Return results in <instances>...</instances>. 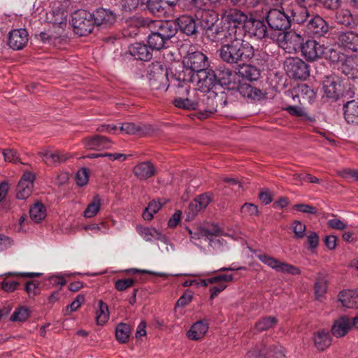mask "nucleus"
I'll use <instances>...</instances> for the list:
<instances>
[{"instance_id":"a19ab883","label":"nucleus","mask_w":358,"mask_h":358,"mask_svg":"<svg viewBox=\"0 0 358 358\" xmlns=\"http://www.w3.org/2000/svg\"><path fill=\"white\" fill-rule=\"evenodd\" d=\"M227 24L234 25H245L249 18L246 14L238 9H231L225 13Z\"/></svg>"},{"instance_id":"37998d69","label":"nucleus","mask_w":358,"mask_h":358,"mask_svg":"<svg viewBox=\"0 0 358 358\" xmlns=\"http://www.w3.org/2000/svg\"><path fill=\"white\" fill-rule=\"evenodd\" d=\"M150 33L147 38L148 47L151 50H160L165 48L167 43L166 40L157 32L152 29H149Z\"/></svg>"},{"instance_id":"c03bdc74","label":"nucleus","mask_w":358,"mask_h":358,"mask_svg":"<svg viewBox=\"0 0 358 358\" xmlns=\"http://www.w3.org/2000/svg\"><path fill=\"white\" fill-rule=\"evenodd\" d=\"M307 6L298 5L291 9V16L292 20L297 24H303L308 22L310 16L307 10Z\"/></svg>"},{"instance_id":"7c9ffc66","label":"nucleus","mask_w":358,"mask_h":358,"mask_svg":"<svg viewBox=\"0 0 358 358\" xmlns=\"http://www.w3.org/2000/svg\"><path fill=\"white\" fill-rule=\"evenodd\" d=\"M133 173L138 179L144 180L154 176L157 171L150 161H145L137 164L133 168Z\"/></svg>"},{"instance_id":"58836bf2","label":"nucleus","mask_w":358,"mask_h":358,"mask_svg":"<svg viewBox=\"0 0 358 358\" xmlns=\"http://www.w3.org/2000/svg\"><path fill=\"white\" fill-rule=\"evenodd\" d=\"M141 4L146 6L153 15L157 17H166V10L162 0H141Z\"/></svg>"},{"instance_id":"5701e85b","label":"nucleus","mask_w":358,"mask_h":358,"mask_svg":"<svg viewBox=\"0 0 358 358\" xmlns=\"http://www.w3.org/2000/svg\"><path fill=\"white\" fill-rule=\"evenodd\" d=\"M194 17L187 15L180 16L176 20L177 29L188 36H196L199 34V24Z\"/></svg>"},{"instance_id":"6ab92c4d","label":"nucleus","mask_w":358,"mask_h":358,"mask_svg":"<svg viewBox=\"0 0 358 358\" xmlns=\"http://www.w3.org/2000/svg\"><path fill=\"white\" fill-rule=\"evenodd\" d=\"M324 46L315 40H307L300 48L301 55L308 62H313L324 54Z\"/></svg>"},{"instance_id":"680f3d73","label":"nucleus","mask_w":358,"mask_h":358,"mask_svg":"<svg viewBox=\"0 0 358 358\" xmlns=\"http://www.w3.org/2000/svg\"><path fill=\"white\" fill-rule=\"evenodd\" d=\"M135 282L134 278L120 279L115 282V287L117 290L122 292L134 286Z\"/></svg>"},{"instance_id":"6e6d98bb","label":"nucleus","mask_w":358,"mask_h":358,"mask_svg":"<svg viewBox=\"0 0 358 358\" xmlns=\"http://www.w3.org/2000/svg\"><path fill=\"white\" fill-rule=\"evenodd\" d=\"M161 208L162 204L159 201H151L143 212V218L145 220L150 221L153 218L154 214L157 213Z\"/></svg>"},{"instance_id":"c85d7f7f","label":"nucleus","mask_w":358,"mask_h":358,"mask_svg":"<svg viewBox=\"0 0 358 358\" xmlns=\"http://www.w3.org/2000/svg\"><path fill=\"white\" fill-rule=\"evenodd\" d=\"M337 39L341 46L352 52H358V34L352 31H339Z\"/></svg>"},{"instance_id":"2eb2a0df","label":"nucleus","mask_w":358,"mask_h":358,"mask_svg":"<svg viewBox=\"0 0 358 358\" xmlns=\"http://www.w3.org/2000/svg\"><path fill=\"white\" fill-rule=\"evenodd\" d=\"M217 85L225 86L229 90H235L239 80L238 73L226 67H219L215 71Z\"/></svg>"},{"instance_id":"864d4df0","label":"nucleus","mask_w":358,"mask_h":358,"mask_svg":"<svg viewBox=\"0 0 358 358\" xmlns=\"http://www.w3.org/2000/svg\"><path fill=\"white\" fill-rule=\"evenodd\" d=\"M101 201V199L99 195L94 196L92 201L88 204L85 210L84 216L88 218L94 217L100 210Z\"/></svg>"},{"instance_id":"338daca9","label":"nucleus","mask_w":358,"mask_h":358,"mask_svg":"<svg viewBox=\"0 0 358 358\" xmlns=\"http://www.w3.org/2000/svg\"><path fill=\"white\" fill-rule=\"evenodd\" d=\"M4 159L12 163L20 162V157L17 152L14 149H4L2 151Z\"/></svg>"},{"instance_id":"ddd939ff","label":"nucleus","mask_w":358,"mask_h":358,"mask_svg":"<svg viewBox=\"0 0 358 358\" xmlns=\"http://www.w3.org/2000/svg\"><path fill=\"white\" fill-rule=\"evenodd\" d=\"M216 80L215 71L207 68L199 73H195L194 85L198 90L208 93L213 91V87L217 85Z\"/></svg>"},{"instance_id":"20e7f679","label":"nucleus","mask_w":358,"mask_h":358,"mask_svg":"<svg viewBox=\"0 0 358 358\" xmlns=\"http://www.w3.org/2000/svg\"><path fill=\"white\" fill-rule=\"evenodd\" d=\"M136 25L139 27L152 29L168 42L176 36L178 32L175 20H154L149 18L139 17L136 20Z\"/></svg>"},{"instance_id":"72a5a7b5","label":"nucleus","mask_w":358,"mask_h":358,"mask_svg":"<svg viewBox=\"0 0 358 358\" xmlns=\"http://www.w3.org/2000/svg\"><path fill=\"white\" fill-rule=\"evenodd\" d=\"M129 52L136 59L149 61L152 59V50H150L148 45L136 43L129 47Z\"/></svg>"},{"instance_id":"a211bd4d","label":"nucleus","mask_w":358,"mask_h":358,"mask_svg":"<svg viewBox=\"0 0 358 358\" xmlns=\"http://www.w3.org/2000/svg\"><path fill=\"white\" fill-rule=\"evenodd\" d=\"M323 89L327 98L338 100L342 91L339 77L335 74L326 76L323 80Z\"/></svg>"},{"instance_id":"423d86ee","label":"nucleus","mask_w":358,"mask_h":358,"mask_svg":"<svg viewBox=\"0 0 358 358\" xmlns=\"http://www.w3.org/2000/svg\"><path fill=\"white\" fill-rule=\"evenodd\" d=\"M266 22L268 30L273 33L278 31L276 35H282L291 27L290 17L278 8H271L266 15Z\"/></svg>"},{"instance_id":"ea45409f","label":"nucleus","mask_w":358,"mask_h":358,"mask_svg":"<svg viewBox=\"0 0 358 358\" xmlns=\"http://www.w3.org/2000/svg\"><path fill=\"white\" fill-rule=\"evenodd\" d=\"M153 130L150 124L136 125L133 122H124L120 127V131H124L127 134L135 135L137 134H146Z\"/></svg>"},{"instance_id":"dca6fc26","label":"nucleus","mask_w":358,"mask_h":358,"mask_svg":"<svg viewBox=\"0 0 358 358\" xmlns=\"http://www.w3.org/2000/svg\"><path fill=\"white\" fill-rule=\"evenodd\" d=\"M194 17L203 31H206L215 25L219 19L217 12L210 8H196Z\"/></svg>"},{"instance_id":"5fc2aeb1","label":"nucleus","mask_w":358,"mask_h":358,"mask_svg":"<svg viewBox=\"0 0 358 358\" xmlns=\"http://www.w3.org/2000/svg\"><path fill=\"white\" fill-rule=\"evenodd\" d=\"M295 92H296L297 96H301L308 101L314 99L316 96V93L314 90L306 84L298 85L295 89Z\"/></svg>"},{"instance_id":"4c0bfd02","label":"nucleus","mask_w":358,"mask_h":358,"mask_svg":"<svg viewBox=\"0 0 358 358\" xmlns=\"http://www.w3.org/2000/svg\"><path fill=\"white\" fill-rule=\"evenodd\" d=\"M208 329V324L205 320H199L191 327L187 333L188 338L197 341L201 338Z\"/></svg>"},{"instance_id":"f257e3e1","label":"nucleus","mask_w":358,"mask_h":358,"mask_svg":"<svg viewBox=\"0 0 358 358\" xmlns=\"http://www.w3.org/2000/svg\"><path fill=\"white\" fill-rule=\"evenodd\" d=\"M220 58L229 64L247 62L255 55L252 45L240 37L230 43L223 44L218 50Z\"/></svg>"},{"instance_id":"f704fd0d","label":"nucleus","mask_w":358,"mask_h":358,"mask_svg":"<svg viewBox=\"0 0 358 358\" xmlns=\"http://www.w3.org/2000/svg\"><path fill=\"white\" fill-rule=\"evenodd\" d=\"M343 109L346 122L351 124H358V99L346 101Z\"/></svg>"},{"instance_id":"bb28decb","label":"nucleus","mask_w":358,"mask_h":358,"mask_svg":"<svg viewBox=\"0 0 358 358\" xmlns=\"http://www.w3.org/2000/svg\"><path fill=\"white\" fill-rule=\"evenodd\" d=\"M338 69L348 78H358V57L346 55Z\"/></svg>"},{"instance_id":"9b49d317","label":"nucleus","mask_w":358,"mask_h":358,"mask_svg":"<svg viewBox=\"0 0 358 358\" xmlns=\"http://www.w3.org/2000/svg\"><path fill=\"white\" fill-rule=\"evenodd\" d=\"M241 29H244L250 36H255L258 39L269 38L275 41V38H277L275 34L269 31L264 22L260 20L250 18L245 25L241 27Z\"/></svg>"},{"instance_id":"09e8293b","label":"nucleus","mask_w":358,"mask_h":358,"mask_svg":"<svg viewBox=\"0 0 358 358\" xmlns=\"http://www.w3.org/2000/svg\"><path fill=\"white\" fill-rule=\"evenodd\" d=\"M29 215L35 222H41L46 217V208L41 202L36 203L29 210Z\"/></svg>"},{"instance_id":"473e14b6","label":"nucleus","mask_w":358,"mask_h":358,"mask_svg":"<svg viewBox=\"0 0 358 358\" xmlns=\"http://www.w3.org/2000/svg\"><path fill=\"white\" fill-rule=\"evenodd\" d=\"M61 6L52 9L47 14V20L53 24V27H58L63 29L66 26L67 15L66 10H62Z\"/></svg>"},{"instance_id":"c756f323","label":"nucleus","mask_w":358,"mask_h":358,"mask_svg":"<svg viewBox=\"0 0 358 358\" xmlns=\"http://www.w3.org/2000/svg\"><path fill=\"white\" fill-rule=\"evenodd\" d=\"M38 155L42 157L43 162L50 166H55L64 163L71 157L69 153L59 151L51 152L49 150L39 152Z\"/></svg>"},{"instance_id":"13d9d810","label":"nucleus","mask_w":358,"mask_h":358,"mask_svg":"<svg viewBox=\"0 0 358 358\" xmlns=\"http://www.w3.org/2000/svg\"><path fill=\"white\" fill-rule=\"evenodd\" d=\"M325 54V58L332 64H341L343 59L346 56L345 54L334 48L329 49Z\"/></svg>"},{"instance_id":"2f4dec72","label":"nucleus","mask_w":358,"mask_h":358,"mask_svg":"<svg viewBox=\"0 0 358 358\" xmlns=\"http://www.w3.org/2000/svg\"><path fill=\"white\" fill-rule=\"evenodd\" d=\"M351 327L350 318L346 315H342L334 321L331 332L334 336L341 338L348 334Z\"/></svg>"},{"instance_id":"c9c22d12","label":"nucleus","mask_w":358,"mask_h":358,"mask_svg":"<svg viewBox=\"0 0 358 358\" xmlns=\"http://www.w3.org/2000/svg\"><path fill=\"white\" fill-rule=\"evenodd\" d=\"M338 298L342 305L346 308H358V289L341 291L338 295Z\"/></svg>"},{"instance_id":"f03ea898","label":"nucleus","mask_w":358,"mask_h":358,"mask_svg":"<svg viewBox=\"0 0 358 358\" xmlns=\"http://www.w3.org/2000/svg\"><path fill=\"white\" fill-rule=\"evenodd\" d=\"M195 72L188 69L185 65L171 69L169 73L170 83L166 91L170 90L173 95H183L185 90H189V83L194 84Z\"/></svg>"},{"instance_id":"9d476101","label":"nucleus","mask_w":358,"mask_h":358,"mask_svg":"<svg viewBox=\"0 0 358 358\" xmlns=\"http://www.w3.org/2000/svg\"><path fill=\"white\" fill-rule=\"evenodd\" d=\"M274 41L289 53L297 52L304 43V38L293 31L287 30L283 34L276 35Z\"/></svg>"},{"instance_id":"bf43d9fd","label":"nucleus","mask_w":358,"mask_h":358,"mask_svg":"<svg viewBox=\"0 0 358 358\" xmlns=\"http://www.w3.org/2000/svg\"><path fill=\"white\" fill-rule=\"evenodd\" d=\"M137 229L139 231V234L146 241H151L152 238L157 239L158 237L163 236V234H162L158 230L155 229L138 227H137Z\"/></svg>"},{"instance_id":"4d7b16f0","label":"nucleus","mask_w":358,"mask_h":358,"mask_svg":"<svg viewBox=\"0 0 358 358\" xmlns=\"http://www.w3.org/2000/svg\"><path fill=\"white\" fill-rule=\"evenodd\" d=\"M338 23L345 25L347 27H352L355 22L352 14L348 10H342L336 15Z\"/></svg>"},{"instance_id":"a878e982","label":"nucleus","mask_w":358,"mask_h":358,"mask_svg":"<svg viewBox=\"0 0 358 358\" xmlns=\"http://www.w3.org/2000/svg\"><path fill=\"white\" fill-rule=\"evenodd\" d=\"M241 27L224 22L216 43H230L241 36Z\"/></svg>"},{"instance_id":"3c124183","label":"nucleus","mask_w":358,"mask_h":358,"mask_svg":"<svg viewBox=\"0 0 358 358\" xmlns=\"http://www.w3.org/2000/svg\"><path fill=\"white\" fill-rule=\"evenodd\" d=\"M289 115L298 117H301L306 122H313L315 118L309 116L305 110L299 106H289L284 108Z\"/></svg>"},{"instance_id":"e433bc0d","label":"nucleus","mask_w":358,"mask_h":358,"mask_svg":"<svg viewBox=\"0 0 358 358\" xmlns=\"http://www.w3.org/2000/svg\"><path fill=\"white\" fill-rule=\"evenodd\" d=\"M314 345L318 351H324L331 344V337L327 331L319 330L313 335Z\"/></svg>"},{"instance_id":"774afa93","label":"nucleus","mask_w":358,"mask_h":358,"mask_svg":"<svg viewBox=\"0 0 358 358\" xmlns=\"http://www.w3.org/2000/svg\"><path fill=\"white\" fill-rule=\"evenodd\" d=\"M293 231L296 238H303L306 235V227L301 222L296 220L292 223Z\"/></svg>"},{"instance_id":"aec40b11","label":"nucleus","mask_w":358,"mask_h":358,"mask_svg":"<svg viewBox=\"0 0 358 358\" xmlns=\"http://www.w3.org/2000/svg\"><path fill=\"white\" fill-rule=\"evenodd\" d=\"M234 90H237L243 97L252 100L259 101L266 98L267 95L266 90L252 86L250 83H241L240 79L236 83Z\"/></svg>"},{"instance_id":"4468645a","label":"nucleus","mask_w":358,"mask_h":358,"mask_svg":"<svg viewBox=\"0 0 358 358\" xmlns=\"http://www.w3.org/2000/svg\"><path fill=\"white\" fill-rule=\"evenodd\" d=\"M94 26L100 30L112 27L117 20V15L109 9L99 8L92 13Z\"/></svg>"},{"instance_id":"4be33fe9","label":"nucleus","mask_w":358,"mask_h":358,"mask_svg":"<svg viewBox=\"0 0 358 358\" xmlns=\"http://www.w3.org/2000/svg\"><path fill=\"white\" fill-rule=\"evenodd\" d=\"M307 31L313 37L324 36L329 30L327 22L318 15L313 16L306 24Z\"/></svg>"},{"instance_id":"0eeeda50","label":"nucleus","mask_w":358,"mask_h":358,"mask_svg":"<svg viewBox=\"0 0 358 358\" xmlns=\"http://www.w3.org/2000/svg\"><path fill=\"white\" fill-rule=\"evenodd\" d=\"M284 68L289 78L306 80L310 76V66L299 57H288L284 62Z\"/></svg>"},{"instance_id":"79ce46f5","label":"nucleus","mask_w":358,"mask_h":358,"mask_svg":"<svg viewBox=\"0 0 358 358\" xmlns=\"http://www.w3.org/2000/svg\"><path fill=\"white\" fill-rule=\"evenodd\" d=\"M238 78L241 76L248 80H257L261 76V71L257 66L251 64H243L240 66L237 73Z\"/></svg>"},{"instance_id":"cd10ccee","label":"nucleus","mask_w":358,"mask_h":358,"mask_svg":"<svg viewBox=\"0 0 358 358\" xmlns=\"http://www.w3.org/2000/svg\"><path fill=\"white\" fill-rule=\"evenodd\" d=\"M187 230L192 238L199 239L201 236L207 237L209 239L210 245L212 247H216L217 245L221 244L220 239L217 238V236H218L221 232V230L217 225L213 226L211 229H199V233H193L189 228H187Z\"/></svg>"},{"instance_id":"f3484780","label":"nucleus","mask_w":358,"mask_h":358,"mask_svg":"<svg viewBox=\"0 0 358 358\" xmlns=\"http://www.w3.org/2000/svg\"><path fill=\"white\" fill-rule=\"evenodd\" d=\"M258 258L262 262L277 271H281L292 275H299L301 273V271L298 267L285 262H281L278 259L266 255H260L258 256Z\"/></svg>"},{"instance_id":"49530a36","label":"nucleus","mask_w":358,"mask_h":358,"mask_svg":"<svg viewBox=\"0 0 358 358\" xmlns=\"http://www.w3.org/2000/svg\"><path fill=\"white\" fill-rule=\"evenodd\" d=\"M328 280L327 276L319 273L316 278L314 289L315 297L317 300H321L327 290Z\"/></svg>"},{"instance_id":"8fccbe9b","label":"nucleus","mask_w":358,"mask_h":358,"mask_svg":"<svg viewBox=\"0 0 358 358\" xmlns=\"http://www.w3.org/2000/svg\"><path fill=\"white\" fill-rule=\"evenodd\" d=\"M278 322L275 317L268 316L259 320L255 324V330L257 331H264L274 327Z\"/></svg>"},{"instance_id":"052dcab7","label":"nucleus","mask_w":358,"mask_h":358,"mask_svg":"<svg viewBox=\"0 0 358 358\" xmlns=\"http://www.w3.org/2000/svg\"><path fill=\"white\" fill-rule=\"evenodd\" d=\"M29 316L28 308L25 307H20L15 310L11 315L10 320L13 322H24Z\"/></svg>"},{"instance_id":"1a4fd4ad","label":"nucleus","mask_w":358,"mask_h":358,"mask_svg":"<svg viewBox=\"0 0 358 358\" xmlns=\"http://www.w3.org/2000/svg\"><path fill=\"white\" fill-rule=\"evenodd\" d=\"M206 98L204 110L201 113L200 118H206L210 114L223 109L227 103V95L224 91L209 92L206 94Z\"/></svg>"},{"instance_id":"de8ad7c7","label":"nucleus","mask_w":358,"mask_h":358,"mask_svg":"<svg viewBox=\"0 0 358 358\" xmlns=\"http://www.w3.org/2000/svg\"><path fill=\"white\" fill-rule=\"evenodd\" d=\"M131 334V327L128 324L120 322L115 328V338L120 343L128 342Z\"/></svg>"},{"instance_id":"603ef678","label":"nucleus","mask_w":358,"mask_h":358,"mask_svg":"<svg viewBox=\"0 0 358 358\" xmlns=\"http://www.w3.org/2000/svg\"><path fill=\"white\" fill-rule=\"evenodd\" d=\"M109 313L108 305L102 300L99 301V309L96 312V322L97 325L104 324L108 320Z\"/></svg>"},{"instance_id":"0e129e2a","label":"nucleus","mask_w":358,"mask_h":358,"mask_svg":"<svg viewBox=\"0 0 358 358\" xmlns=\"http://www.w3.org/2000/svg\"><path fill=\"white\" fill-rule=\"evenodd\" d=\"M241 213L243 216H254L259 214L257 206L250 203L243 204L241 208Z\"/></svg>"},{"instance_id":"6e6552de","label":"nucleus","mask_w":358,"mask_h":358,"mask_svg":"<svg viewBox=\"0 0 358 358\" xmlns=\"http://www.w3.org/2000/svg\"><path fill=\"white\" fill-rule=\"evenodd\" d=\"M150 85L152 89L161 90L166 88L170 83V77L166 68L159 63H152L148 71Z\"/></svg>"},{"instance_id":"b1692460","label":"nucleus","mask_w":358,"mask_h":358,"mask_svg":"<svg viewBox=\"0 0 358 358\" xmlns=\"http://www.w3.org/2000/svg\"><path fill=\"white\" fill-rule=\"evenodd\" d=\"M29 41L28 32L24 29H14L9 32L7 43L15 50L23 49Z\"/></svg>"},{"instance_id":"69168bd1","label":"nucleus","mask_w":358,"mask_h":358,"mask_svg":"<svg viewBox=\"0 0 358 358\" xmlns=\"http://www.w3.org/2000/svg\"><path fill=\"white\" fill-rule=\"evenodd\" d=\"M222 28V24H215L212 26L210 28L205 31V34L207 38L213 42H216L218 34H220L221 29Z\"/></svg>"},{"instance_id":"393cba45","label":"nucleus","mask_w":358,"mask_h":358,"mask_svg":"<svg viewBox=\"0 0 358 358\" xmlns=\"http://www.w3.org/2000/svg\"><path fill=\"white\" fill-rule=\"evenodd\" d=\"M82 142L87 149L95 150L110 149L113 145V143L109 138L101 135H94L84 138Z\"/></svg>"},{"instance_id":"39448f33","label":"nucleus","mask_w":358,"mask_h":358,"mask_svg":"<svg viewBox=\"0 0 358 358\" xmlns=\"http://www.w3.org/2000/svg\"><path fill=\"white\" fill-rule=\"evenodd\" d=\"M94 18L90 12L79 9L72 14L71 24L74 32L80 36L90 34L94 26Z\"/></svg>"},{"instance_id":"f8f14e48","label":"nucleus","mask_w":358,"mask_h":358,"mask_svg":"<svg viewBox=\"0 0 358 358\" xmlns=\"http://www.w3.org/2000/svg\"><path fill=\"white\" fill-rule=\"evenodd\" d=\"M182 64L195 73L205 70L209 66L208 57L198 50H189L183 57Z\"/></svg>"},{"instance_id":"7ed1b4c3","label":"nucleus","mask_w":358,"mask_h":358,"mask_svg":"<svg viewBox=\"0 0 358 358\" xmlns=\"http://www.w3.org/2000/svg\"><path fill=\"white\" fill-rule=\"evenodd\" d=\"M205 92H201L196 87L192 92L185 90L183 95H174L173 104L178 108L185 110H204L206 101Z\"/></svg>"},{"instance_id":"412c9836","label":"nucleus","mask_w":358,"mask_h":358,"mask_svg":"<svg viewBox=\"0 0 358 358\" xmlns=\"http://www.w3.org/2000/svg\"><path fill=\"white\" fill-rule=\"evenodd\" d=\"M35 179V175L30 171H27L22 175L16 188V197L18 199H26L31 196Z\"/></svg>"},{"instance_id":"e2e57ef3","label":"nucleus","mask_w":358,"mask_h":358,"mask_svg":"<svg viewBox=\"0 0 358 358\" xmlns=\"http://www.w3.org/2000/svg\"><path fill=\"white\" fill-rule=\"evenodd\" d=\"M76 182L78 186L85 185L89 180V170L87 168H82L76 173Z\"/></svg>"},{"instance_id":"a18cd8bd","label":"nucleus","mask_w":358,"mask_h":358,"mask_svg":"<svg viewBox=\"0 0 358 358\" xmlns=\"http://www.w3.org/2000/svg\"><path fill=\"white\" fill-rule=\"evenodd\" d=\"M262 353L265 358H282L285 357L282 347L279 345H270L267 346L264 343L259 345Z\"/></svg>"}]
</instances>
